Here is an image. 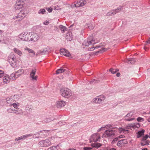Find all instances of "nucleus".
I'll list each match as a JSON object with an SVG mask.
<instances>
[{"label": "nucleus", "instance_id": "obj_19", "mask_svg": "<svg viewBox=\"0 0 150 150\" xmlns=\"http://www.w3.org/2000/svg\"><path fill=\"white\" fill-rule=\"evenodd\" d=\"M10 79L11 80L10 76L9 77L8 76L6 75L4 76L3 78L4 83H8L9 82Z\"/></svg>", "mask_w": 150, "mask_h": 150}, {"label": "nucleus", "instance_id": "obj_53", "mask_svg": "<svg viewBox=\"0 0 150 150\" xmlns=\"http://www.w3.org/2000/svg\"><path fill=\"white\" fill-rule=\"evenodd\" d=\"M47 10L49 12H52V8H49L47 9Z\"/></svg>", "mask_w": 150, "mask_h": 150}, {"label": "nucleus", "instance_id": "obj_49", "mask_svg": "<svg viewBox=\"0 0 150 150\" xmlns=\"http://www.w3.org/2000/svg\"><path fill=\"white\" fill-rule=\"evenodd\" d=\"M51 119L50 118H47L45 119V121L46 122H48L51 121Z\"/></svg>", "mask_w": 150, "mask_h": 150}, {"label": "nucleus", "instance_id": "obj_16", "mask_svg": "<svg viewBox=\"0 0 150 150\" xmlns=\"http://www.w3.org/2000/svg\"><path fill=\"white\" fill-rule=\"evenodd\" d=\"M60 53L61 54L69 57H71V54L67 50L64 49H61L60 50Z\"/></svg>", "mask_w": 150, "mask_h": 150}, {"label": "nucleus", "instance_id": "obj_41", "mask_svg": "<svg viewBox=\"0 0 150 150\" xmlns=\"http://www.w3.org/2000/svg\"><path fill=\"white\" fill-rule=\"evenodd\" d=\"M137 120L139 122H141L144 121V119L141 117H139L137 119Z\"/></svg>", "mask_w": 150, "mask_h": 150}, {"label": "nucleus", "instance_id": "obj_57", "mask_svg": "<svg viewBox=\"0 0 150 150\" xmlns=\"http://www.w3.org/2000/svg\"><path fill=\"white\" fill-rule=\"evenodd\" d=\"M67 150H76V149H68Z\"/></svg>", "mask_w": 150, "mask_h": 150}, {"label": "nucleus", "instance_id": "obj_58", "mask_svg": "<svg viewBox=\"0 0 150 150\" xmlns=\"http://www.w3.org/2000/svg\"><path fill=\"white\" fill-rule=\"evenodd\" d=\"M123 135L120 136L119 137V138H123Z\"/></svg>", "mask_w": 150, "mask_h": 150}, {"label": "nucleus", "instance_id": "obj_28", "mask_svg": "<svg viewBox=\"0 0 150 150\" xmlns=\"http://www.w3.org/2000/svg\"><path fill=\"white\" fill-rule=\"evenodd\" d=\"M8 111L9 112L15 113L17 115L21 114V112H18L17 110H13L12 109H11V108L8 109Z\"/></svg>", "mask_w": 150, "mask_h": 150}, {"label": "nucleus", "instance_id": "obj_7", "mask_svg": "<svg viewBox=\"0 0 150 150\" xmlns=\"http://www.w3.org/2000/svg\"><path fill=\"white\" fill-rule=\"evenodd\" d=\"M26 13L23 11H21L18 14L14 16L13 19L19 21L23 19L26 16Z\"/></svg>", "mask_w": 150, "mask_h": 150}, {"label": "nucleus", "instance_id": "obj_38", "mask_svg": "<svg viewBox=\"0 0 150 150\" xmlns=\"http://www.w3.org/2000/svg\"><path fill=\"white\" fill-rule=\"evenodd\" d=\"M25 0H17V2L23 6Z\"/></svg>", "mask_w": 150, "mask_h": 150}, {"label": "nucleus", "instance_id": "obj_11", "mask_svg": "<svg viewBox=\"0 0 150 150\" xmlns=\"http://www.w3.org/2000/svg\"><path fill=\"white\" fill-rule=\"evenodd\" d=\"M105 99L104 97L103 96H98L94 98L93 100V102L97 104H100Z\"/></svg>", "mask_w": 150, "mask_h": 150}, {"label": "nucleus", "instance_id": "obj_15", "mask_svg": "<svg viewBox=\"0 0 150 150\" xmlns=\"http://www.w3.org/2000/svg\"><path fill=\"white\" fill-rule=\"evenodd\" d=\"M86 2L85 0H79L75 4V6L76 7H79L83 6L85 5Z\"/></svg>", "mask_w": 150, "mask_h": 150}, {"label": "nucleus", "instance_id": "obj_54", "mask_svg": "<svg viewBox=\"0 0 150 150\" xmlns=\"http://www.w3.org/2000/svg\"><path fill=\"white\" fill-rule=\"evenodd\" d=\"M146 43H147V44L150 43V38H149L148 40L146 41Z\"/></svg>", "mask_w": 150, "mask_h": 150}, {"label": "nucleus", "instance_id": "obj_21", "mask_svg": "<svg viewBox=\"0 0 150 150\" xmlns=\"http://www.w3.org/2000/svg\"><path fill=\"white\" fill-rule=\"evenodd\" d=\"M13 50L14 52L16 54H17L18 55L21 56L23 54L22 52L21 51L17 48H14Z\"/></svg>", "mask_w": 150, "mask_h": 150}, {"label": "nucleus", "instance_id": "obj_22", "mask_svg": "<svg viewBox=\"0 0 150 150\" xmlns=\"http://www.w3.org/2000/svg\"><path fill=\"white\" fill-rule=\"evenodd\" d=\"M127 141L126 139H122L120 141H119L117 142V145L118 146H123L124 144H126Z\"/></svg>", "mask_w": 150, "mask_h": 150}, {"label": "nucleus", "instance_id": "obj_25", "mask_svg": "<svg viewBox=\"0 0 150 150\" xmlns=\"http://www.w3.org/2000/svg\"><path fill=\"white\" fill-rule=\"evenodd\" d=\"M23 7V6L22 4H20L17 2L15 5V8L16 9L18 10L19 9L21 8H22Z\"/></svg>", "mask_w": 150, "mask_h": 150}, {"label": "nucleus", "instance_id": "obj_1", "mask_svg": "<svg viewBox=\"0 0 150 150\" xmlns=\"http://www.w3.org/2000/svg\"><path fill=\"white\" fill-rule=\"evenodd\" d=\"M8 61L10 63L11 66L13 68L16 67L17 63L16 59L15 54L12 53H11L8 57Z\"/></svg>", "mask_w": 150, "mask_h": 150}, {"label": "nucleus", "instance_id": "obj_17", "mask_svg": "<svg viewBox=\"0 0 150 150\" xmlns=\"http://www.w3.org/2000/svg\"><path fill=\"white\" fill-rule=\"evenodd\" d=\"M32 136V134H28L25 135H23L20 137L16 138L15 139V141H18L20 140L24 139L27 137H31Z\"/></svg>", "mask_w": 150, "mask_h": 150}, {"label": "nucleus", "instance_id": "obj_39", "mask_svg": "<svg viewBox=\"0 0 150 150\" xmlns=\"http://www.w3.org/2000/svg\"><path fill=\"white\" fill-rule=\"evenodd\" d=\"M45 10L44 9H41L38 11V13L44 14L45 12Z\"/></svg>", "mask_w": 150, "mask_h": 150}, {"label": "nucleus", "instance_id": "obj_42", "mask_svg": "<svg viewBox=\"0 0 150 150\" xmlns=\"http://www.w3.org/2000/svg\"><path fill=\"white\" fill-rule=\"evenodd\" d=\"M118 140V137H116L115 138L112 142V144H114Z\"/></svg>", "mask_w": 150, "mask_h": 150}, {"label": "nucleus", "instance_id": "obj_20", "mask_svg": "<svg viewBox=\"0 0 150 150\" xmlns=\"http://www.w3.org/2000/svg\"><path fill=\"white\" fill-rule=\"evenodd\" d=\"M25 50L28 51L29 53L32 54V55H30V56L31 57H33L35 55V53L32 49L29 48L28 47H26L25 48Z\"/></svg>", "mask_w": 150, "mask_h": 150}, {"label": "nucleus", "instance_id": "obj_37", "mask_svg": "<svg viewBox=\"0 0 150 150\" xmlns=\"http://www.w3.org/2000/svg\"><path fill=\"white\" fill-rule=\"evenodd\" d=\"M107 49H105L103 47H102L101 49L99 51H98L97 52V53H98V52H100V53H102V52H104L105 51H106V50H107Z\"/></svg>", "mask_w": 150, "mask_h": 150}, {"label": "nucleus", "instance_id": "obj_23", "mask_svg": "<svg viewBox=\"0 0 150 150\" xmlns=\"http://www.w3.org/2000/svg\"><path fill=\"white\" fill-rule=\"evenodd\" d=\"M66 38L67 40H71L72 39V33L71 32H68L66 34Z\"/></svg>", "mask_w": 150, "mask_h": 150}, {"label": "nucleus", "instance_id": "obj_27", "mask_svg": "<svg viewBox=\"0 0 150 150\" xmlns=\"http://www.w3.org/2000/svg\"><path fill=\"white\" fill-rule=\"evenodd\" d=\"M59 28L62 33H64L65 31L67 30V28L62 25H60L59 26Z\"/></svg>", "mask_w": 150, "mask_h": 150}, {"label": "nucleus", "instance_id": "obj_56", "mask_svg": "<svg viewBox=\"0 0 150 150\" xmlns=\"http://www.w3.org/2000/svg\"><path fill=\"white\" fill-rule=\"evenodd\" d=\"M120 73H117V74H116V76L117 77H119L120 76Z\"/></svg>", "mask_w": 150, "mask_h": 150}, {"label": "nucleus", "instance_id": "obj_3", "mask_svg": "<svg viewBox=\"0 0 150 150\" xmlns=\"http://www.w3.org/2000/svg\"><path fill=\"white\" fill-rule=\"evenodd\" d=\"M96 42L95 41L93 40H91L85 41L83 44V45H84L86 47H88L90 46L88 48V50L92 51L94 50L95 48H97V47L95 48L93 47V45L95 44Z\"/></svg>", "mask_w": 150, "mask_h": 150}, {"label": "nucleus", "instance_id": "obj_24", "mask_svg": "<svg viewBox=\"0 0 150 150\" xmlns=\"http://www.w3.org/2000/svg\"><path fill=\"white\" fill-rule=\"evenodd\" d=\"M119 131L120 133H128L129 132V130L127 129H125L124 128H120L119 129Z\"/></svg>", "mask_w": 150, "mask_h": 150}, {"label": "nucleus", "instance_id": "obj_52", "mask_svg": "<svg viewBox=\"0 0 150 150\" xmlns=\"http://www.w3.org/2000/svg\"><path fill=\"white\" fill-rule=\"evenodd\" d=\"M140 126V125L139 123H137L136 125L133 126L132 127H139Z\"/></svg>", "mask_w": 150, "mask_h": 150}, {"label": "nucleus", "instance_id": "obj_18", "mask_svg": "<svg viewBox=\"0 0 150 150\" xmlns=\"http://www.w3.org/2000/svg\"><path fill=\"white\" fill-rule=\"evenodd\" d=\"M65 104V101L63 100H60L57 102V106L58 108H61L64 107Z\"/></svg>", "mask_w": 150, "mask_h": 150}, {"label": "nucleus", "instance_id": "obj_32", "mask_svg": "<svg viewBox=\"0 0 150 150\" xmlns=\"http://www.w3.org/2000/svg\"><path fill=\"white\" fill-rule=\"evenodd\" d=\"M144 130H142L139 131L138 132V135L137 136V137L138 138L140 137L142 135H144Z\"/></svg>", "mask_w": 150, "mask_h": 150}, {"label": "nucleus", "instance_id": "obj_59", "mask_svg": "<svg viewBox=\"0 0 150 150\" xmlns=\"http://www.w3.org/2000/svg\"><path fill=\"white\" fill-rule=\"evenodd\" d=\"M115 71H116V72L118 71V70L117 69H115Z\"/></svg>", "mask_w": 150, "mask_h": 150}, {"label": "nucleus", "instance_id": "obj_60", "mask_svg": "<svg viewBox=\"0 0 150 150\" xmlns=\"http://www.w3.org/2000/svg\"><path fill=\"white\" fill-rule=\"evenodd\" d=\"M148 121L149 122H150V117L148 120Z\"/></svg>", "mask_w": 150, "mask_h": 150}, {"label": "nucleus", "instance_id": "obj_33", "mask_svg": "<svg viewBox=\"0 0 150 150\" xmlns=\"http://www.w3.org/2000/svg\"><path fill=\"white\" fill-rule=\"evenodd\" d=\"M87 25H88V28L90 30H92L95 27L94 24L92 23H89Z\"/></svg>", "mask_w": 150, "mask_h": 150}, {"label": "nucleus", "instance_id": "obj_30", "mask_svg": "<svg viewBox=\"0 0 150 150\" xmlns=\"http://www.w3.org/2000/svg\"><path fill=\"white\" fill-rule=\"evenodd\" d=\"M135 62V61L134 59L131 58L128 59L127 62L129 64H133Z\"/></svg>", "mask_w": 150, "mask_h": 150}, {"label": "nucleus", "instance_id": "obj_64", "mask_svg": "<svg viewBox=\"0 0 150 150\" xmlns=\"http://www.w3.org/2000/svg\"><path fill=\"white\" fill-rule=\"evenodd\" d=\"M2 31L1 30H0V33H2Z\"/></svg>", "mask_w": 150, "mask_h": 150}, {"label": "nucleus", "instance_id": "obj_5", "mask_svg": "<svg viewBox=\"0 0 150 150\" xmlns=\"http://www.w3.org/2000/svg\"><path fill=\"white\" fill-rule=\"evenodd\" d=\"M60 93L62 96L65 98H68L72 95L71 90L67 88H62L60 90Z\"/></svg>", "mask_w": 150, "mask_h": 150}, {"label": "nucleus", "instance_id": "obj_9", "mask_svg": "<svg viewBox=\"0 0 150 150\" xmlns=\"http://www.w3.org/2000/svg\"><path fill=\"white\" fill-rule=\"evenodd\" d=\"M115 131L113 129L106 130L103 134L102 137H110L115 135Z\"/></svg>", "mask_w": 150, "mask_h": 150}, {"label": "nucleus", "instance_id": "obj_50", "mask_svg": "<svg viewBox=\"0 0 150 150\" xmlns=\"http://www.w3.org/2000/svg\"><path fill=\"white\" fill-rule=\"evenodd\" d=\"M144 143V144H146V145H148L149 144V142L147 140H146V141H143Z\"/></svg>", "mask_w": 150, "mask_h": 150}, {"label": "nucleus", "instance_id": "obj_6", "mask_svg": "<svg viewBox=\"0 0 150 150\" xmlns=\"http://www.w3.org/2000/svg\"><path fill=\"white\" fill-rule=\"evenodd\" d=\"M30 32H25L20 34L18 38L22 40L29 41Z\"/></svg>", "mask_w": 150, "mask_h": 150}, {"label": "nucleus", "instance_id": "obj_46", "mask_svg": "<svg viewBox=\"0 0 150 150\" xmlns=\"http://www.w3.org/2000/svg\"><path fill=\"white\" fill-rule=\"evenodd\" d=\"M65 123L64 122L61 121L58 122V124L59 125L61 126L62 125H64Z\"/></svg>", "mask_w": 150, "mask_h": 150}, {"label": "nucleus", "instance_id": "obj_61", "mask_svg": "<svg viewBox=\"0 0 150 150\" xmlns=\"http://www.w3.org/2000/svg\"><path fill=\"white\" fill-rule=\"evenodd\" d=\"M142 150H148L146 148H144L142 149Z\"/></svg>", "mask_w": 150, "mask_h": 150}, {"label": "nucleus", "instance_id": "obj_48", "mask_svg": "<svg viewBox=\"0 0 150 150\" xmlns=\"http://www.w3.org/2000/svg\"><path fill=\"white\" fill-rule=\"evenodd\" d=\"M92 149V148L90 147H84L83 148V149L84 150H90Z\"/></svg>", "mask_w": 150, "mask_h": 150}, {"label": "nucleus", "instance_id": "obj_45", "mask_svg": "<svg viewBox=\"0 0 150 150\" xmlns=\"http://www.w3.org/2000/svg\"><path fill=\"white\" fill-rule=\"evenodd\" d=\"M148 137H149L148 135H146L143 137L142 141H146V140H147L146 139L148 138Z\"/></svg>", "mask_w": 150, "mask_h": 150}, {"label": "nucleus", "instance_id": "obj_2", "mask_svg": "<svg viewBox=\"0 0 150 150\" xmlns=\"http://www.w3.org/2000/svg\"><path fill=\"white\" fill-rule=\"evenodd\" d=\"M21 95L16 94L6 98L7 103L10 106H11L12 104L15 101L18 100L20 98Z\"/></svg>", "mask_w": 150, "mask_h": 150}, {"label": "nucleus", "instance_id": "obj_40", "mask_svg": "<svg viewBox=\"0 0 150 150\" xmlns=\"http://www.w3.org/2000/svg\"><path fill=\"white\" fill-rule=\"evenodd\" d=\"M4 76V72L3 71L0 70V78L3 77Z\"/></svg>", "mask_w": 150, "mask_h": 150}, {"label": "nucleus", "instance_id": "obj_55", "mask_svg": "<svg viewBox=\"0 0 150 150\" xmlns=\"http://www.w3.org/2000/svg\"><path fill=\"white\" fill-rule=\"evenodd\" d=\"M141 145L142 146L146 145V144H144V142H141Z\"/></svg>", "mask_w": 150, "mask_h": 150}, {"label": "nucleus", "instance_id": "obj_13", "mask_svg": "<svg viewBox=\"0 0 150 150\" xmlns=\"http://www.w3.org/2000/svg\"><path fill=\"white\" fill-rule=\"evenodd\" d=\"M36 72V69H32L30 72V78L31 79L32 81H36L37 80L38 76L35 75Z\"/></svg>", "mask_w": 150, "mask_h": 150}, {"label": "nucleus", "instance_id": "obj_43", "mask_svg": "<svg viewBox=\"0 0 150 150\" xmlns=\"http://www.w3.org/2000/svg\"><path fill=\"white\" fill-rule=\"evenodd\" d=\"M105 127H106L105 126L103 127H101L100 128L98 129V130H97V131L98 132H99L101 131L104 130Z\"/></svg>", "mask_w": 150, "mask_h": 150}, {"label": "nucleus", "instance_id": "obj_63", "mask_svg": "<svg viewBox=\"0 0 150 150\" xmlns=\"http://www.w3.org/2000/svg\"><path fill=\"white\" fill-rule=\"evenodd\" d=\"M146 48L145 47H144V49L145 50H146Z\"/></svg>", "mask_w": 150, "mask_h": 150}, {"label": "nucleus", "instance_id": "obj_12", "mask_svg": "<svg viewBox=\"0 0 150 150\" xmlns=\"http://www.w3.org/2000/svg\"><path fill=\"white\" fill-rule=\"evenodd\" d=\"M135 115L134 112L133 111H131L128 113L125 117V120L126 121H131L134 119V115Z\"/></svg>", "mask_w": 150, "mask_h": 150}, {"label": "nucleus", "instance_id": "obj_4", "mask_svg": "<svg viewBox=\"0 0 150 150\" xmlns=\"http://www.w3.org/2000/svg\"><path fill=\"white\" fill-rule=\"evenodd\" d=\"M24 73V70L22 69H19L17 71L10 75V78L12 80H15Z\"/></svg>", "mask_w": 150, "mask_h": 150}, {"label": "nucleus", "instance_id": "obj_29", "mask_svg": "<svg viewBox=\"0 0 150 150\" xmlns=\"http://www.w3.org/2000/svg\"><path fill=\"white\" fill-rule=\"evenodd\" d=\"M58 147H59L58 145L56 146H54L48 148L47 150H58Z\"/></svg>", "mask_w": 150, "mask_h": 150}, {"label": "nucleus", "instance_id": "obj_8", "mask_svg": "<svg viewBox=\"0 0 150 150\" xmlns=\"http://www.w3.org/2000/svg\"><path fill=\"white\" fill-rule=\"evenodd\" d=\"M51 141L48 139L40 141L38 144L40 147H47L51 145Z\"/></svg>", "mask_w": 150, "mask_h": 150}, {"label": "nucleus", "instance_id": "obj_36", "mask_svg": "<svg viewBox=\"0 0 150 150\" xmlns=\"http://www.w3.org/2000/svg\"><path fill=\"white\" fill-rule=\"evenodd\" d=\"M12 105H13L15 108H17L19 106V103H14V102L12 104Z\"/></svg>", "mask_w": 150, "mask_h": 150}, {"label": "nucleus", "instance_id": "obj_35", "mask_svg": "<svg viewBox=\"0 0 150 150\" xmlns=\"http://www.w3.org/2000/svg\"><path fill=\"white\" fill-rule=\"evenodd\" d=\"M115 14V12L114 10L110 11L108 12L107 14L108 16H110L112 15H114Z\"/></svg>", "mask_w": 150, "mask_h": 150}, {"label": "nucleus", "instance_id": "obj_10", "mask_svg": "<svg viewBox=\"0 0 150 150\" xmlns=\"http://www.w3.org/2000/svg\"><path fill=\"white\" fill-rule=\"evenodd\" d=\"M39 37L37 34L30 32L29 41L35 42L39 39Z\"/></svg>", "mask_w": 150, "mask_h": 150}, {"label": "nucleus", "instance_id": "obj_14", "mask_svg": "<svg viewBox=\"0 0 150 150\" xmlns=\"http://www.w3.org/2000/svg\"><path fill=\"white\" fill-rule=\"evenodd\" d=\"M100 138V135L96 133L92 135L90 139V142H96L98 141Z\"/></svg>", "mask_w": 150, "mask_h": 150}, {"label": "nucleus", "instance_id": "obj_51", "mask_svg": "<svg viewBox=\"0 0 150 150\" xmlns=\"http://www.w3.org/2000/svg\"><path fill=\"white\" fill-rule=\"evenodd\" d=\"M49 23V21H45L43 23V24L46 25H48Z\"/></svg>", "mask_w": 150, "mask_h": 150}, {"label": "nucleus", "instance_id": "obj_62", "mask_svg": "<svg viewBox=\"0 0 150 150\" xmlns=\"http://www.w3.org/2000/svg\"><path fill=\"white\" fill-rule=\"evenodd\" d=\"M149 137L150 138V133H149Z\"/></svg>", "mask_w": 150, "mask_h": 150}, {"label": "nucleus", "instance_id": "obj_47", "mask_svg": "<svg viewBox=\"0 0 150 150\" xmlns=\"http://www.w3.org/2000/svg\"><path fill=\"white\" fill-rule=\"evenodd\" d=\"M110 71L112 74H114L116 73V71H115V70L112 69H110Z\"/></svg>", "mask_w": 150, "mask_h": 150}, {"label": "nucleus", "instance_id": "obj_26", "mask_svg": "<svg viewBox=\"0 0 150 150\" xmlns=\"http://www.w3.org/2000/svg\"><path fill=\"white\" fill-rule=\"evenodd\" d=\"M102 145L100 143H95L91 144V146L93 147H95L98 148L100 147Z\"/></svg>", "mask_w": 150, "mask_h": 150}, {"label": "nucleus", "instance_id": "obj_34", "mask_svg": "<svg viewBox=\"0 0 150 150\" xmlns=\"http://www.w3.org/2000/svg\"><path fill=\"white\" fill-rule=\"evenodd\" d=\"M32 106L30 105H26L25 110L27 111H30L32 110Z\"/></svg>", "mask_w": 150, "mask_h": 150}, {"label": "nucleus", "instance_id": "obj_31", "mask_svg": "<svg viewBox=\"0 0 150 150\" xmlns=\"http://www.w3.org/2000/svg\"><path fill=\"white\" fill-rule=\"evenodd\" d=\"M66 70L65 69H57L56 71V74H60L61 73H62L64 72H65V71H66Z\"/></svg>", "mask_w": 150, "mask_h": 150}, {"label": "nucleus", "instance_id": "obj_44", "mask_svg": "<svg viewBox=\"0 0 150 150\" xmlns=\"http://www.w3.org/2000/svg\"><path fill=\"white\" fill-rule=\"evenodd\" d=\"M121 9V8H117L115 10H114L115 12V14L119 12V11H120Z\"/></svg>", "mask_w": 150, "mask_h": 150}]
</instances>
